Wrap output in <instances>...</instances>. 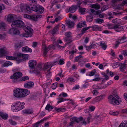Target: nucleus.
Listing matches in <instances>:
<instances>
[{
	"mask_svg": "<svg viewBox=\"0 0 127 127\" xmlns=\"http://www.w3.org/2000/svg\"><path fill=\"white\" fill-rule=\"evenodd\" d=\"M9 122L10 124L12 125H15L17 124L15 122L13 121L12 120H9Z\"/></svg>",
	"mask_w": 127,
	"mask_h": 127,
	"instance_id": "0e129e2a",
	"label": "nucleus"
},
{
	"mask_svg": "<svg viewBox=\"0 0 127 127\" xmlns=\"http://www.w3.org/2000/svg\"><path fill=\"white\" fill-rule=\"evenodd\" d=\"M12 64V63L11 62L9 61H6L4 64V66L6 67H7L10 65H11Z\"/></svg>",
	"mask_w": 127,
	"mask_h": 127,
	"instance_id": "4c0bfd02",
	"label": "nucleus"
},
{
	"mask_svg": "<svg viewBox=\"0 0 127 127\" xmlns=\"http://www.w3.org/2000/svg\"><path fill=\"white\" fill-rule=\"evenodd\" d=\"M95 22L97 23L101 24L103 23L104 21L102 19L98 18L96 19Z\"/></svg>",
	"mask_w": 127,
	"mask_h": 127,
	"instance_id": "3c124183",
	"label": "nucleus"
},
{
	"mask_svg": "<svg viewBox=\"0 0 127 127\" xmlns=\"http://www.w3.org/2000/svg\"><path fill=\"white\" fill-rule=\"evenodd\" d=\"M76 9V7L75 6H72L70 7L68 10V11L71 13L74 12Z\"/></svg>",
	"mask_w": 127,
	"mask_h": 127,
	"instance_id": "72a5a7b5",
	"label": "nucleus"
},
{
	"mask_svg": "<svg viewBox=\"0 0 127 127\" xmlns=\"http://www.w3.org/2000/svg\"><path fill=\"white\" fill-rule=\"evenodd\" d=\"M119 63H115L112 64V66L113 68H115L118 67L119 65Z\"/></svg>",
	"mask_w": 127,
	"mask_h": 127,
	"instance_id": "864d4df0",
	"label": "nucleus"
},
{
	"mask_svg": "<svg viewBox=\"0 0 127 127\" xmlns=\"http://www.w3.org/2000/svg\"><path fill=\"white\" fill-rule=\"evenodd\" d=\"M53 107L49 104H47L46 106L45 109L48 111H51L53 109Z\"/></svg>",
	"mask_w": 127,
	"mask_h": 127,
	"instance_id": "de8ad7c7",
	"label": "nucleus"
},
{
	"mask_svg": "<svg viewBox=\"0 0 127 127\" xmlns=\"http://www.w3.org/2000/svg\"><path fill=\"white\" fill-rule=\"evenodd\" d=\"M54 108L55 110L58 112H61L65 111V109L64 108L60 107L58 108L56 107H54Z\"/></svg>",
	"mask_w": 127,
	"mask_h": 127,
	"instance_id": "e433bc0d",
	"label": "nucleus"
},
{
	"mask_svg": "<svg viewBox=\"0 0 127 127\" xmlns=\"http://www.w3.org/2000/svg\"><path fill=\"white\" fill-rule=\"evenodd\" d=\"M36 61L34 60H30L29 62V67L32 69H33L36 64Z\"/></svg>",
	"mask_w": 127,
	"mask_h": 127,
	"instance_id": "dca6fc26",
	"label": "nucleus"
},
{
	"mask_svg": "<svg viewBox=\"0 0 127 127\" xmlns=\"http://www.w3.org/2000/svg\"><path fill=\"white\" fill-rule=\"evenodd\" d=\"M67 81L69 84H71L72 82H75L76 80L73 77H70L67 78Z\"/></svg>",
	"mask_w": 127,
	"mask_h": 127,
	"instance_id": "c756f323",
	"label": "nucleus"
},
{
	"mask_svg": "<svg viewBox=\"0 0 127 127\" xmlns=\"http://www.w3.org/2000/svg\"><path fill=\"white\" fill-rule=\"evenodd\" d=\"M57 62H48L45 63L44 65V70L48 68L51 67L54 65L57 64Z\"/></svg>",
	"mask_w": 127,
	"mask_h": 127,
	"instance_id": "9d476101",
	"label": "nucleus"
},
{
	"mask_svg": "<svg viewBox=\"0 0 127 127\" xmlns=\"http://www.w3.org/2000/svg\"><path fill=\"white\" fill-rule=\"evenodd\" d=\"M109 103L114 105H118L121 103L122 100L120 97L117 94H113L108 97Z\"/></svg>",
	"mask_w": 127,
	"mask_h": 127,
	"instance_id": "7ed1b4c3",
	"label": "nucleus"
},
{
	"mask_svg": "<svg viewBox=\"0 0 127 127\" xmlns=\"http://www.w3.org/2000/svg\"><path fill=\"white\" fill-rule=\"evenodd\" d=\"M23 54H22L21 53H18L17 54V56L16 57L17 58V60H17V63H19V60L20 59H19V58H22V57L23 56Z\"/></svg>",
	"mask_w": 127,
	"mask_h": 127,
	"instance_id": "49530a36",
	"label": "nucleus"
},
{
	"mask_svg": "<svg viewBox=\"0 0 127 127\" xmlns=\"http://www.w3.org/2000/svg\"><path fill=\"white\" fill-rule=\"evenodd\" d=\"M126 38L125 37L119 38L116 42L115 46L117 47L120 44L123 43L126 41Z\"/></svg>",
	"mask_w": 127,
	"mask_h": 127,
	"instance_id": "9b49d317",
	"label": "nucleus"
},
{
	"mask_svg": "<svg viewBox=\"0 0 127 127\" xmlns=\"http://www.w3.org/2000/svg\"><path fill=\"white\" fill-rule=\"evenodd\" d=\"M93 95H96L98 94V92L96 90L94 89L92 92Z\"/></svg>",
	"mask_w": 127,
	"mask_h": 127,
	"instance_id": "052dcab7",
	"label": "nucleus"
},
{
	"mask_svg": "<svg viewBox=\"0 0 127 127\" xmlns=\"http://www.w3.org/2000/svg\"><path fill=\"white\" fill-rule=\"evenodd\" d=\"M22 51L26 52H32V49L27 46L22 47Z\"/></svg>",
	"mask_w": 127,
	"mask_h": 127,
	"instance_id": "4be33fe9",
	"label": "nucleus"
},
{
	"mask_svg": "<svg viewBox=\"0 0 127 127\" xmlns=\"http://www.w3.org/2000/svg\"><path fill=\"white\" fill-rule=\"evenodd\" d=\"M5 23L3 22H2L0 23V30H3L5 29Z\"/></svg>",
	"mask_w": 127,
	"mask_h": 127,
	"instance_id": "37998d69",
	"label": "nucleus"
},
{
	"mask_svg": "<svg viewBox=\"0 0 127 127\" xmlns=\"http://www.w3.org/2000/svg\"><path fill=\"white\" fill-rule=\"evenodd\" d=\"M84 47L86 48V50L87 51H89L91 49V47L90 45L88 46L85 45Z\"/></svg>",
	"mask_w": 127,
	"mask_h": 127,
	"instance_id": "e2e57ef3",
	"label": "nucleus"
},
{
	"mask_svg": "<svg viewBox=\"0 0 127 127\" xmlns=\"http://www.w3.org/2000/svg\"><path fill=\"white\" fill-rule=\"evenodd\" d=\"M96 73V70L94 69L91 71L89 73V75L90 76H92L94 75Z\"/></svg>",
	"mask_w": 127,
	"mask_h": 127,
	"instance_id": "603ef678",
	"label": "nucleus"
},
{
	"mask_svg": "<svg viewBox=\"0 0 127 127\" xmlns=\"http://www.w3.org/2000/svg\"><path fill=\"white\" fill-rule=\"evenodd\" d=\"M108 29H114L117 32H119L123 30L124 29V26L119 25H113V24H109L107 25Z\"/></svg>",
	"mask_w": 127,
	"mask_h": 127,
	"instance_id": "39448f33",
	"label": "nucleus"
},
{
	"mask_svg": "<svg viewBox=\"0 0 127 127\" xmlns=\"http://www.w3.org/2000/svg\"><path fill=\"white\" fill-rule=\"evenodd\" d=\"M9 52L8 51L3 48L0 49V57H2L4 56L9 54Z\"/></svg>",
	"mask_w": 127,
	"mask_h": 127,
	"instance_id": "ddd939ff",
	"label": "nucleus"
},
{
	"mask_svg": "<svg viewBox=\"0 0 127 127\" xmlns=\"http://www.w3.org/2000/svg\"><path fill=\"white\" fill-rule=\"evenodd\" d=\"M23 112L26 114H30L33 113V111L32 109H27L24 110Z\"/></svg>",
	"mask_w": 127,
	"mask_h": 127,
	"instance_id": "393cba45",
	"label": "nucleus"
},
{
	"mask_svg": "<svg viewBox=\"0 0 127 127\" xmlns=\"http://www.w3.org/2000/svg\"><path fill=\"white\" fill-rule=\"evenodd\" d=\"M57 99L58 100L57 103H59L64 101H66V100H68V99H64L62 97L58 98H57Z\"/></svg>",
	"mask_w": 127,
	"mask_h": 127,
	"instance_id": "ea45409f",
	"label": "nucleus"
},
{
	"mask_svg": "<svg viewBox=\"0 0 127 127\" xmlns=\"http://www.w3.org/2000/svg\"><path fill=\"white\" fill-rule=\"evenodd\" d=\"M22 89L17 88L13 90V95L15 97L22 98Z\"/></svg>",
	"mask_w": 127,
	"mask_h": 127,
	"instance_id": "0eeeda50",
	"label": "nucleus"
},
{
	"mask_svg": "<svg viewBox=\"0 0 127 127\" xmlns=\"http://www.w3.org/2000/svg\"><path fill=\"white\" fill-rule=\"evenodd\" d=\"M65 35L67 37H71V33L70 32H66L65 33Z\"/></svg>",
	"mask_w": 127,
	"mask_h": 127,
	"instance_id": "69168bd1",
	"label": "nucleus"
},
{
	"mask_svg": "<svg viewBox=\"0 0 127 127\" xmlns=\"http://www.w3.org/2000/svg\"><path fill=\"white\" fill-rule=\"evenodd\" d=\"M59 30L58 27L57 26H56L52 30L51 33L53 34H55Z\"/></svg>",
	"mask_w": 127,
	"mask_h": 127,
	"instance_id": "a19ab883",
	"label": "nucleus"
},
{
	"mask_svg": "<svg viewBox=\"0 0 127 127\" xmlns=\"http://www.w3.org/2000/svg\"><path fill=\"white\" fill-rule=\"evenodd\" d=\"M24 17L25 18H27L30 20L31 19V15L26 14L24 15Z\"/></svg>",
	"mask_w": 127,
	"mask_h": 127,
	"instance_id": "338daca9",
	"label": "nucleus"
},
{
	"mask_svg": "<svg viewBox=\"0 0 127 127\" xmlns=\"http://www.w3.org/2000/svg\"><path fill=\"white\" fill-rule=\"evenodd\" d=\"M109 113L111 115L114 116L117 115L119 114V112L118 111H111L109 112Z\"/></svg>",
	"mask_w": 127,
	"mask_h": 127,
	"instance_id": "a18cd8bd",
	"label": "nucleus"
},
{
	"mask_svg": "<svg viewBox=\"0 0 127 127\" xmlns=\"http://www.w3.org/2000/svg\"><path fill=\"white\" fill-rule=\"evenodd\" d=\"M5 8V6L3 4L0 5V13L2 12V10L4 9Z\"/></svg>",
	"mask_w": 127,
	"mask_h": 127,
	"instance_id": "680f3d73",
	"label": "nucleus"
},
{
	"mask_svg": "<svg viewBox=\"0 0 127 127\" xmlns=\"http://www.w3.org/2000/svg\"><path fill=\"white\" fill-rule=\"evenodd\" d=\"M92 88L93 89L97 90L102 89V86H99L98 85H94L93 86Z\"/></svg>",
	"mask_w": 127,
	"mask_h": 127,
	"instance_id": "c9c22d12",
	"label": "nucleus"
},
{
	"mask_svg": "<svg viewBox=\"0 0 127 127\" xmlns=\"http://www.w3.org/2000/svg\"><path fill=\"white\" fill-rule=\"evenodd\" d=\"M71 38V37H66L65 38L64 40L65 41L69 43L72 41Z\"/></svg>",
	"mask_w": 127,
	"mask_h": 127,
	"instance_id": "13d9d810",
	"label": "nucleus"
},
{
	"mask_svg": "<svg viewBox=\"0 0 127 127\" xmlns=\"http://www.w3.org/2000/svg\"><path fill=\"white\" fill-rule=\"evenodd\" d=\"M91 27V28H92L93 29V30L94 31H100L102 30V27L99 26L97 25H95Z\"/></svg>",
	"mask_w": 127,
	"mask_h": 127,
	"instance_id": "412c9836",
	"label": "nucleus"
},
{
	"mask_svg": "<svg viewBox=\"0 0 127 127\" xmlns=\"http://www.w3.org/2000/svg\"><path fill=\"white\" fill-rule=\"evenodd\" d=\"M70 121L74 123L75 122H78L77 118L75 117H73L70 118Z\"/></svg>",
	"mask_w": 127,
	"mask_h": 127,
	"instance_id": "8fccbe9b",
	"label": "nucleus"
},
{
	"mask_svg": "<svg viewBox=\"0 0 127 127\" xmlns=\"http://www.w3.org/2000/svg\"><path fill=\"white\" fill-rule=\"evenodd\" d=\"M66 23L68 27L69 28H71L73 27L74 23L73 22L70 20H68L66 22Z\"/></svg>",
	"mask_w": 127,
	"mask_h": 127,
	"instance_id": "a878e982",
	"label": "nucleus"
},
{
	"mask_svg": "<svg viewBox=\"0 0 127 127\" xmlns=\"http://www.w3.org/2000/svg\"><path fill=\"white\" fill-rule=\"evenodd\" d=\"M93 17L92 16H87V20L89 22H91L93 20Z\"/></svg>",
	"mask_w": 127,
	"mask_h": 127,
	"instance_id": "c03bdc74",
	"label": "nucleus"
},
{
	"mask_svg": "<svg viewBox=\"0 0 127 127\" xmlns=\"http://www.w3.org/2000/svg\"><path fill=\"white\" fill-rule=\"evenodd\" d=\"M101 78L100 77L99 74H97L95 75V78L92 80L93 81H99Z\"/></svg>",
	"mask_w": 127,
	"mask_h": 127,
	"instance_id": "473e14b6",
	"label": "nucleus"
},
{
	"mask_svg": "<svg viewBox=\"0 0 127 127\" xmlns=\"http://www.w3.org/2000/svg\"><path fill=\"white\" fill-rule=\"evenodd\" d=\"M44 120V119H43L40 121L37 122L35 123L34 125H33L32 127H41V126L40 125V123L43 122Z\"/></svg>",
	"mask_w": 127,
	"mask_h": 127,
	"instance_id": "2f4dec72",
	"label": "nucleus"
},
{
	"mask_svg": "<svg viewBox=\"0 0 127 127\" xmlns=\"http://www.w3.org/2000/svg\"><path fill=\"white\" fill-rule=\"evenodd\" d=\"M24 45V42H23L19 41L15 44L14 46L15 48H20L22 46Z\"/></svg>",
	"mask_w": 127,
	"mask_h": 127,
	"instance_id": "6ab92c4d",
	"label": "nucleus"
},
{
	"mask_svg": "<svg viewBox=\"0 0 127 127\" xmlns=\"http://www.w3.org/2000/svg\"><path fill=\"white\" fill-rule=\"evenodd\" d=\"M92 27L91 26H89L87 27L84 28L82 29L81 31V33L80 34H78V37H80L81 35L83 34L87 30H88L89 29L91 28Z\"/></svg>",
	"mask_w": 127,
	"mask_h": 127,
	"instance_id": "5701e85b",
	"label": "nucleus"
},
{
	"mask_svg": "<svg viewBox=\"0 0 127 127\" xmlns=\"http://www.w3.org/2000/svg\"><path fill=\"white\" fill-rule=\"evenodd\" d=\"M25 103L17 101L13 103L11 105V109L13 112L19 111L25 108Z\"/></svg>",
	"mask_w": 127,
	"mask_h": 127,
	"instance_id": "f03ea898",
	"label": "nucleus"
},
{
	"mask_svg": "<svg viewBox=\"0 0 127 127\" xmlns=\"http://www.w3.org/2000/svg\"><path fill=\"white\" fill-rule=\"evenodd\" d=\"M22 76V73L20 72H17L13 74L10 77V78L12 80L13 82L17 83L20 82V80L21 77Z\"/></svg>",
	"mask_w": 127,
	"mask_h": 127,
	"instance_id": "20e7f679",
	"label": "nucleus"
},
{
	"mask_svg": "<svg viewBox=\"0 0 127 127\" xmlns=\"http://www.w3.org/2000/svg\"><path fill=\"white\" fill-rule=\"evenodd\" d=\"M34 83L31 81H29L25 83L24 85V87L26 88L30 89L33 87Z\"/></svg>",
	"mask_w": 127,
	"mask_h": 127,
	"instance_id": "2eb2a0df",
	"label": "nucleus"
},
{
	"mask_svg": "<svg viewBox=\"0 0 127 127\" xmlns=\"http://www.w3.org/2000/svg\"><path fill=\"white\" fill-rule=\"evenodd\" d=\"M69 17L70 18H72L73 20H75L77 18L76 15H74L73 16H72L71 14H69Z\"/></svg>",
	"mask_w": 127,
	"mask_h": 127,
	"instance_id": "bf43d9fd",
	"label": "nucleus"
},
{
	"mask_svg": "<svg viewBox=\"0 0 127 127\" xmlns=\"http://www.w3.org/2000/svg\"><path fill=\"white\" fill-rule=\"evenodd\" d=\"M104 97V96L103 95H101L97 96L93 99V102H95L100 101L103 99Z\"/></svg>",
	"mask_w": 127,
	"mask_h": 127,
	"instance_id": "a211bd4d",
	"label": "nucleus"
},
{
	"mask_svg": "<svg viewBox=\"0 0 127 127\" xmlns=\"http://www.w3.org/2000/svg\"><path fill=\"white\" fill-rule=\"evenodd\" d=\"M99 43L101 48L104 50H105L107 48V45L105 43L102 41H100Z\"/></svg>",
	"mask_w": 127,
	"mask_h": 127,
	"instance_id": "f704fd0d",
	"label": "nucleus"
},
{
	"mask_svg": "<svg viewBox=\"0 0 127 127\" xmlns=\"http://www.w3.org/2000/svg\"><path fill=\"white\" fill-rule=\"evenodd\" d=\"M42 68L41 65L40 64H39L37 66V69L36 70H34L33 71V72L34 73H37V72H36L39 71Z\"/></svg>",
	"mask_w": 127,
	"mask_h": 127,
	"instance_id": "58836bf2",
	"label": "nucleus"
},
{
	"mask_svg": "<svg viewBox=\"0 0 127 127\" xmlns=\"http://www.w3.org/2000/svg\"><path fill=\"white\" fill-rule=\"evenodd\" d=\"M51 46H50L48 47H46L45 46H44L43 47V54L46 56L47 54V52L50 50L49 48H51Z\"/></svg>",
	"mask_w": 127,
	"mask_h": 127,
	"instance_id": "b1692460",
	"label": "nucleus"
},
{
	"mask_svg": "<svg viewBox=\"0 0 127 127\" xmlns=\"http://www.w3.org/2000/svg\"><path fill=\"white\" fill-rule=\"evenodd\" d=\"M79 11L81 14H83L85 12V9L84 8H80L79 9Z\"/></svg>",
	"mask_w": 127,
	"mask_h": 127,
	"instance_id": "4d7b16f0",
	"label": "nucleus"
},
{
	"mask_svg": "<svg viewBox=\"0 0 127 127\" xmlns=\"http://www.w3.org/2000/svg\"><path fill=\"white\" fill-rule=\"evenodd\" d=\"M28 55L27 54H23V56L21 59H20L19 60V63H20L21 62L23 61V60H25L28 59Z\"/></svg>",
	"mask_w": 127,
	"mask_h": 127,
	"instance_id": "cd10ccee",
	"label": "nucleus"
},
{
	"mask_svg": "<svg viewBox=\"0 0 127 127\" xmlns=\"http://www.w3.org/2000/svg\"><path fill=\"white\" fill-rule=\"evenodd\" d=\"M119 66H120V69L121 71H123L126 68V65L124 63H119Z\"/></svg>",
	"mask_w": 127,
	"mask_h": 127,
	"instance_id": "c85d7f7f",
	"label": "nucleus"
},
{
	"mask_svg": "<svg viewBox=\"0 0 127 127\" xmlns=\"http://www.w3.org/2000/svg\"><path fill=\"white\" fill-rule=\"evenodd\" d=\"M22 96L24 97L28 95L30 93V90L25 89H22Z\"/></svg>",
	"mask_w": 127,
	"mask_h": 127,
	"instance_id": "f3484780",
	"label": "nucleus"
},
{
	"mask_svg": "<svg viewBox=\"0 0 127 127\" xmlns=\"http://www.w3.org/2000/svg\"><path fill=\"white\" fill-rule=\"evenodd\" d=\"M29 79V77L28 76L23 77L20 78V81H24L28 80Z\"/></svg>",
	"mask_w": 127,
	"mask_h": 127,
	"instance_id": "09e8293b",
	"label": "nucleus"
},
{
	"mask_svg": "<svg viewBox=\"0 0 127 127\" xmlns=\"http://www.w3.org/2000/svg\"><path fill=\"white\" fill-rule=\"evenodd\" d=\"M7 59L9 60H17V58L16 57H13L10 56H7L6 57Z\"/></svg>",
	"mask_w": 127,
	"mask_h": 127,
	"instance_id": "79ce46f5",
	"label": "nucleus"
},
{
	"mask_svg": "<svg viewBox=\"0 0 127 127\" xmlns=\"http://www.w3.org/2000/svg\"><path fill=\"white\" fill-rule=\"evenodd\" d=\"M86 25V22L85 21H81L77 25V28H81Z\"/></svg>",
	"mask_w": 127,
	"mask_h": 127,
	"instance_id": "bb28decb",
	"label": "nucleus"
},
{
	"mask_svg": "<svg viewBox=\"0 0 127 127\" xmlns=\"http://www.w3.org/2000/svg\"><path fill=\"white\" fill-rule=\"evenodd\" d=\"M121 124L123 126V127H127V121H123Z\"/></svg>",
	"mask_w": 127,
	"mask_h": 127,
	"instance_id": "6e6d98bb",
	"label": "nucleus"
},
{
	"mask_svg": "<svg viewBox=\"0 0 127 127\" xmlns=\"http://www.w3.org/2000/svg\"><path fill=\"white\" fill-rule=\"evenodd\" d=\"M42 15L40 14H33L31 15V19L32 21H37L42 17Z\"/></svg>",
	"mask_w": 127,
	"mask_h": 127,
	"instance_id": "4468645a",
	"label": "nucleus"
},
{
	"mask_svg": "<svg viewBox=\"0 0 127 127\" xmlns=\"http://www.w3.org/2000/svg\"><path fill=\"white\" fill-rule=\"evenodd\" d=\"M91 117L90 116L88 117L87 118H83L82 117H80L79 118V120L80 123L82 125H86L90 122V120L91 118Z\"/></svg>",
	"mask_w": 127,
	"mask_h": 127,
	"instance_id": "6e6552de",
	"label": "nucleus"
},
{
	"mask_svg": "<svg viewBox=\"0 0 127 127\" xmlns=\"http://www.w3.org/2000/svg\"><path fill=\"white\" fill-rule=\"evenodd\" d=\"M95 109V107L94 106H90L89 107V111H93Z\"/></svg>",
	"mask_w": 127,
	"mask_h": 127,
	"instance_id": "774afa93",
	"label": "nucleus"
},
{
	"mask_svg": "<svg viewBox=\"0 0 127 127\" xmlns=\"http://www.w3.org/2000/svg\"><path fill=\"white\" fill-rule=\"evenodd\" d=\"M0 116L4 120H6L8 118V115L5 113H3L0 111Z\"/></svg>",
	"mask_w": 127,
	"mask_h": 127,
	"instance_id": "aec40b11",
	"label": "nucleus"
},
{
	"mask_svg": "<svg viewBox=\"0 0 127 127\" xmlns=\"http://www.w3.org/2000/svg\"><path fill=\"white\" fill-rule=\"evenodd\" d=\"M16 16L15 14H9L7 17L6 20L7 22H11L14 21V20L16 18ZM16 20H15L16 21ZM15 21V20H14Z\"/></svg>",
	"mask_w": 127,
	"mask_h": 127,
	"instance_id": "1a4fd4ad",
	"label": "nucleus"
},
{
	"mask_svg": "<svg viewBox=\"0 0 127 127\" xmlns=\"http://www.w3.org/2000/svg\"><path fill=\"white\" fill-rule=\"evenodd\" d=\"M91 7L92 8H94L96 10L99 9L100 7V5L98 3L91 4Z\"/></svg>",
	"mask_w": 127,
	"mask_h": 127,
	"instance_id": "7c9ffc66",
	"label": "nucleus"
},
{
	"mask_svg": "<svg viewBox=\"0 0 127 127\" xmlns=\"http://www.w3.org/2000/svg\"><path fill=\"white\" fill-rule=\"evenodd\" d=\"M57 87V83H55L52 84L51 86L52 89L53 90L55 89Z\"/></svg>",
	"mask_w": 127,
	"mask_h": 127,
	"instance_id": "5fc2aeb1",
	"label": "nucleus"
},
{
	"mask_svg": "<svg viewBox=\"0 0 127 127\" xmlns=\"http://www.w3.org/2000/svg\"><path fill=\"white\" fill-rule=\"evenodd\" d=\"M31 11L32 10L38 14H42L44 12V8L40 5H34L31 8Z\"/></svg>",
	"mask_w": 127,
	"mask_h": 127,
	"instance_id": "423d86ee",
	"label": "nucleus"
},
{
	"mask_svg": "<svg viewBox=\"0 0 127 127\" xmlns=\"http://www.w3.org/2000/svg\"><path fill=\"white\" fill-rule=\"evenodd\" d=\"M12 28L9 31V33L12 34H19L20 31L17 29L18 28H22L26 33L22 34V36L25 37H31L32 35L33 30L29 26H24L23 22L21 20H17L13 21L11 24Z\"/></svg>",
	"mask_w": 127,
	"mask_h": 127,
	"instance_id": "f257e3e1",
	"label": "nucleus"
},
{
	"mask_svg": "<svg viewBox=\"0 0 127 127\" xmlns=\"http://www.w3.org/2000/svg\"><path fill=\"white\" fill-rule=\"evenodd\" d=\"M20 9L22 11H24L26 10H27L30 12H31V9L29 6L23 4L20 5Z\"/></svg>",
	"mask_w": 127,
	"mask_h": 127,
	"instance_id": "f8f14e48",
	"label": "nucleus"
}]
</instances>
